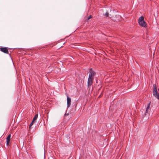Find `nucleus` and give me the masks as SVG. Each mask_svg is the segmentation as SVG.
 <instances>
[{
  "mask_svg": "<svg viewBox=\"0 0 159 159\" xmlns=\"http://www.w3.org/2000/svg\"><path fill=\"white\" fill-rule=\"evenodd\" d=\"M139 24L141 26L145 27L146 26V23L144 20V17L143 16L140 17L138 20Z\"/></svg>",
  "mask_w": 159,
  "mask_h": 159,
  "instance_id": "nucleus-1",
  "label": "nucleus"
},
{
  "mask_svg": "<svg viewBox=\"0 0 159 159\" xmlns=\"http://www.w3.org/2000/svg\"><path fill=\"white\" fill-rule=\"evenodd\" d=\"M153 95L157 99H159V94L158 93L156 85H153Z\"/></svg>",
  "mask_w": 159,
  "mask_h": 159,
  "instance_id": "nucleus-2",
  "label": "nucleus"
},
{
  "mask_svg": "<svg viewBox=\"0 0 159 159\" xmlns=\"http://www.w3.org/2000/svg\"><path fill=\"white\" fill-rule=\"evenodd\" d=\"M93 79L94 78L89 76L87 82V85L88 87H90L92 85Z\"/></svg>",
  "mask_w": 159,
  "mask_h": 159,
  "instance_id": "nucleus-3",
  "label": "nucleus"
},
{
  "mask_svg": "<svg viewBox=\"0 0 159 159\" xmlns=\"http://www.w3.org/2000/svg\"><path fill=\"white\" fill-rule=\"evenodd\" d=\"M90 73L89 74V76L94 78V76L96 74V72L93 70L92 68H90L89 70Z\"/></svg>",
  "mask_w": 159,
  "mask_h": 159,
  "instance_id": "nucleus-4",
  "label": "nucleus"
},
{
  "mask_svg": "<svg viewBox=\"0 0 159 159\" xmlns=\"http://www.w3.org/2000/svg\"><path fill=\"white\" fill-rule=\"evenodd\" d=\"M0 49L2 52L5 53H8L9 52L8 49L5 47H1Z\"/></svg>",
  "mask_w": 159,
  "mask_h": 159,
  "instance_id": "nucleus-5",
  "label": "nucleus"
},
{
  "mask_svg": "<svg viewBox=\"0 0 159 159\" xmlns=\"http://www.w3.org/2000/svg\"><path fill=\"white\" fill-rule=\"evenodd\" d=\"M71 102V98L68 96H67V107H70Z\"/></svg>",
  "mask_w": 159,
  "mask_h": 159,
  "instance_id": "nucleus-6",
  "label": "nucleus"
},
{
  "mask_svg": "<svg viewBox=\"0 0 159 159\" xmlns=\"http://www.w3.org/2000/svg\"><path fill=\"white\" fill-rule=\"evenodd\" d=\"M11 134H9L8 135V136L7 138V145H8L10 141L11 140Z\"/></svg>",
  "mask_w": 159,
  "mask_h": 159,
  "instance_id": "nucleus-7",
  "label": "nucleus"
},
{
  "mask_svg": "<svg viewBox=\"0 0 159 159\" xmlns=\"http://www.w3.org/2000/svg\"><path fill=\"white\" fill-rule=\"evenodd\" d=\"M150 102L148 105V106L146 108V113H148V110L150 109Z\"/></svg>",
  "mask_w": 159,
  "mask_h": 159,
  "instance_id": "nucleus-8",
  "label": "nucleus"
},
{
  "mask_svg": "<svg viewBox=\"0 0 159 159\" xmlns=\"http://www.w3.org/2000/svg\"><path fill=\"white\" fill-rule=\"evenodd\" d=\"M38 114L35 115V116H34V117L33 119V121H35L37 120V119L38 118Z\"/></svg>",
  "mask_w": 159,
  "mask_h": 159,
  "instance_id": "nucleus-9",
  "label": "nucleus"
},
{
  "mask_svg": "<svg viewBox=\"0 0 159 159\" xmlns=\"http://www.w3.org/2000/svg\"><path fill=\"white\" fill-rule=\"evenodd\" d=\"M34 121H33L32 120V122L30 123V126H29V129H30L31 128V126L33 125L34 123Z\"/></svg>",
  "mask_w": 159,
  "mask_h": 159,
  "instance_id": "nucleus-10",
  "label": "nucleus"
},
{
  "mask_svg": "<svg viewBox=\"0 0 159 159\" xmlns=\"http://www.w3.org/2000/svg\"><path fill=\"white\" fill-rule=\"evenodd\" d=\"M105 16L108 17L109 16V13L108 12H107L105 14Z\"/></svg>",
  "mask_w": 159,
  "mask_h": 159,
  "instance_id": "nucleus-11",
  "label": "nucleus"
},
{
  "mask_svg": "<svg viewBox=\"0 0 159 159\" xmlns=\"http://www.w3.org/2000/svg\"><path fill=\"white\" fill-rule=\"evenodd\" d=\"M92 18V16L91 15H90L89 16L88 18L87 19L89 20L90 18Z\"/></svg>",
  "mask_w": 159,
  "mask_h": 159,
  "instance_id": "nucleus-12",
  "label": "nucleus"
},
{
  "mask_svg": "<svg viewBox=\"0 0 159 159\" xmlns=\"http://www.w3.org/2000/svg\"><path fill=\"white\" fill-rule=\"evenodd\" d=\"M98 80H96V83H98Z\"/></svg>",
  "mask_w": 159,
  "mask_h": 159,
  "instance_id": "nucleus-13",
  "label": "nucleus"
}]
</instances>
